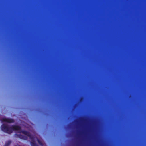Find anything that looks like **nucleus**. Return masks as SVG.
Wrapping results in <instances>:
<instances>
[{"instance_id":"obj_3","label":"nucleus","mask_w":146,"mask_h":146,"mask_svg":"<svg viewBox=\"0 0 146 146\" xmlns=\"http://www.w3.org/2000/svg\"><path fill=\"white\" fill-rule=\"evenodd\" d=\"M19 137H21V138H23V139H25V138H23V137H21V136H20V135H19Z\"/></svg>"},{"instance_id":"obj_1","label":"nucleus","mask_w":146,"mask_h":146,"mask_svg":"<svg viewBox=\"0 0 146 146\" xmlns=\"http://www.w3.org/2000/svg\"><path fill=\"white\" fill-rule=\"evenodd\" d=\"M1 129L3 131L8 133H11L13 130H17L19 133L21 134L25 135L27 136H30L29 133L25 131H22L19 126H13L9 127L6 123L3 124L2 126Z\"/></svg>"},{"instance_id":"obj_2","label":"nucleus","mask_w":146,"mask_h":146,"mask_svg":"<svg viewBox=\"0 0 146 146\" xmlns=\"http://www.w3.org/2000/svg\"><path fill=\"white\" fill-rule=\"evenodd\" d=\"M1 120L2 122H3L11 123L13 121V119L5 118H3Z\"/></svg>"}]
</instances>
